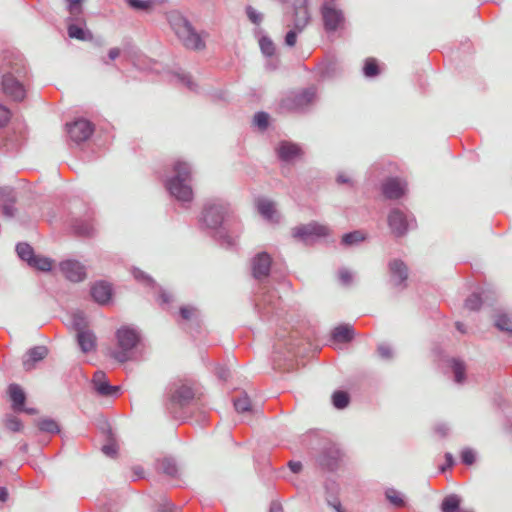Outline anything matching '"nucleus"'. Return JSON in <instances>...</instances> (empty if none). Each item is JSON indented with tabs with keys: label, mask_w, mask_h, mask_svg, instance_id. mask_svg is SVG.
<instances>
[{
	"label": "nucleus",
	"mask_w": 512,
	"mask_h": 512,
	"mask_svg": "<svg viewBox=\"0 0 512 512\" xmlns=\"http://www.w3.org/2000/svg\"><path fill=\"white\" fill-rule=\"evenodd\" d=\"M363 72H364V75L369 78L376 77L377 75H379L380 70H379L378 63H377L376 59H374V58L366 59L365 65L363 68Z\"/></svg>",
	"instance_id": "33"
},
{
	"label": "nucleus",
	"mask_w": 512,
	"mask_h": 512,
	"mask_svg": "<svg viewBox=\"0 0 512 512\" xmlns=\"http://www.w3.org/2000/svg\"><path fill=\"white\" fill-rule=\"evenodd\" d=\"M495 326L505 332L512 333V317L506 314H501L495 320Z\"/></svg>",
	"instance_id": "35"
},
{
	"label": "nucleus",
	"mask_w": 512,
	"mask_h": 512,
	"mask_svg": "<svg viewBox=\"0 0 512 512\" xmlns=\"http://www.w3.org/2000/svg\"><path fill=\"white\" fill-rule=\"evenodd\" d=\"M328 234L329 228L317 222L299 225L292 229V236L305 243L325 237Z\"/></svg>",
	"instance_id": "8"
},
{
	"label": "nucleus",
	"mask_w": 512,
	"mask_h": 512,
	"mask_svg": "<svg viewBox=\"0 0 512 512\" xmlns=\"http://www.w3.org/2000/svg\"><path fill=\"white\" fill-rule=\"evenodd\" d=\"M378 353L384 359H389L392 357V351L390 347L384 344L378 346Z\"/></svg>",
	"instance_id": "55"
},
{
	"label": "nucleus",
	"mask_w": 512,
	"mask_h": 512,
	"mask_svg": "<svg viewBox=\"0 0 512 512\" xmlns=\"http://www.w3.org/2000/svg\"><path fill=\"white\" fill-rule=\"evenodd\" d=\"M133 275L138 281H145V282H147V284L153 283V280L149 276L145 275L144 272H142L140 270L135 269L133 271Z\"/></svg>",
	"instance_id": "57"
},
{
	"label": "nucleus",
	"mask_w": 512,
	"mask_h": 512,
	"mask_svg": "<svg viewBox=\"0 0 512 512\" xmlns=\"http://www.w3.org/2000/svg\"><path fill=\"white\" fill-rule=\"evenodd\" d=\"M157 470L170 477H175L178 472L176 463L172 458H163L161 460H158Z\"/></svg>",
	"instance_id": "28"
},
{
	"label": "nucleus",
	"mask_w": 512,
	"mask_h": 512,
	"mask_svg": "<svg viewBox=\"0 0 512 512\" xmlns=\"http://www.w3.org/2000/svg\"><path fill=\"white\" fill-rule=\"evenodd\" d=\"M8 394L12 401V409L15 412L22 411L26 400V395L23 389L18 384L13 383L8 387Z\"/></svg>",
	"instance_id": "22"
},
{
	"label": "nucleus",
	"mask_w": 512,
	"mask_h": 512,
	"mask_svg": "<svg viewBox=\"0 0 512 512\" xmlns=\"http://www.w3.org/2000/svg\"><path fill=\"white\" fill-rule=\"evenodd\" d=\"M216 374L218 378L222 380H227V378L229 377V371L225 367H218L216 369Z\"/></svg>",
	"instance_id": "59"
},
{
	"label": "nucleus",
	"mask_w": 512,
	"mask_h": 512,
	"mask_svg": "<svg viewBox=\"0 0 512 512\" xmlns=\"http://www.w3.org/2000/svg\"><path fill=\"white\" fill-rule=\"evenodd\" d=\"M364 239V233H362L361 231H353L343 236L342 243L345 245H353L363 241Z\"/></svg>",
	"instance_id": "40"
},
{
	"label": "nucleus",
	"mask_w": 512,
	"mask_h": 512,
	"mask_svg": "<svg viewBox=\"0 0 512 512\" xmlns=\"http://www.w3.org/2000/svg\"><path fill=\"white\" fill-rule=\"evenodd\" d=\"M452 370L455 382L459 384L463 383L465 380V366L463 362L454 359L452 361Z\"/></svg>",
	"instance_id": "34"
},
{
	"label": "nucleus",
	"mask_w": 512,
	"mask_h": 512,
	"mask_svg": "<svg viewBox=\"0 0 512 512\" xmlns=\"http://www.w3.org/2000/svg\"><path fill=\"white\" fill-rule=\"evenodd\" d=\"M94 131L91 122L85 119H78L71 124H67V132L70 139L79 144L88 140Z\"/></svg>",
	"instance_id": "11"
},
{
	"label": "nucleus",
	"mask_w": 512,
	"mask_h": 512,
	"mask_svg": "<svg viewBox=\"0 0 512 512\" xmlns=\"http://www.w3.org/2000/svg\"><path fill=\"white\" fill-rule=\"evenodd\" d=\"M246 14L249 20L254 24H260L263 19L262 14L257 12L252 6L246 7Z\"/></svg>",
	"instance_id": "46"
},
{
	"label": "nucleus",
	"mask_w": 512,
	"mask_h": 512,
	"mask_svg": "<svg viewBox=\"0 0 512 512\" xmlns=\"http://www.w3.org/2000/svg\"><path fill=\"white\" fill-rule=\"evenodd\" d=\"M121 53V50L119 48H111L108 52V57L110 60H115L116 58L119 57Z\"/></svg>",
	"instance_id": "64"
},
{
	"label": "nucleus",
	"mask_w": 512,
	"mask_h": 512,
	"mask_svg": "<svg viewBox=\"0 0 512 512\" xmlns=\"http://www.w3.org/2000/svg\"><path fill=\"white\" fill-rule=\"evenodd\" d=\"M16 201L17 195L14 189L8 187L0 188V209L4 216L13 218L16 215Z\"/></svg>",
	"instance_id": "13"
},
{
	"label": "nucleus",
	"mask_w": 512,
	"mask_h": 512,
	"mask_svg": "<svg viewBox=\"0 0 512 512\" xmlns=\"http://www.w3.org/2000/svg\"><path fill=\"white\" fill-rule=\"evenodd\" d=\"M260 47L262 52L267 56H272L275 51V46L273 41L268 37H262L260 39Z\"/></svg>",
	"instance_id": "45"
},
{
	"label": "nucleus",
	"mask_w": 512,
	"mask_h": 512,
	"mask_svg": "<svg viewBox=\"0 0 512 512\" xmlns=\"http://www.w3.org/2000/svg\"><path fill=\"white\" fill-rule=\"evenodd\" d=\"M309 22L308 0H296L294 3V28L298 32H302Z\"/></svg>",
	"instance_id": "16"
},
{
	"label": "nucleus",
	"mask_w": 512,
	"mask_h": 512,
	"mask_svg": "<svg viewBox=\"0 0 512 512\" xmlns=\"http://www.w3.org/2000/svg\"><path fill=\"white\" fill-rule=\"evenodd\" d=\"M179 81H181L183 84H185L189 89H194L195 87V84L191 78V76L189 75H186V74H178L177 75Z\"/></svg>",
	"instance_id": "56"
},
{
	"label": "nucleus",
	"mask_w": 512,
	"mask_h": 512,
	"mask_svg": "<svg viewBox=\"0 0 512 512\" xmlns=\"http://www.w3.org/2000/svg\"><path fill=\"white\" fill-rule=\"evenodd\" d=\"M316 98V90L313 87L293 92L281 101V108L286 111H299L311 105Z\"/></svg>",
	"instance_id": "7"
},
{
	"label": "nucleus",
	"mask_w": 512,
	"mask_h": 512,
	"mask_svg": "<svg viewBox=\"0 0 512 512\" xmlns=\"http://www.w3.org/2000/svg\"><path fill=\"white\" fill-rule=\"evenodd\" d=\"M288 465L293 473H299L302 469V464L300 462L290 461Z\"/></svg>",
	"instance_id": "61"
},
{
	"label": "nucleus",
	"mask_w": 512,
	"mask_h": 512,
	"mask_svg": "<svg viewBox=\"0 0 512 512\" xmlns=\"http://www.w3.org/2000/svg\"><path fill=\"white\" fill-rule=\"evenodd\" d=\"M127 3L131 8L139 11H149L154 5L152 0H127Z\"/></svg>",
	"instance_id": "41"
},
{
	"label": "nucleus",
	"mask_w": 512,
	"mask_h": 512,
	"mask_svg": "<svg viewBox=\"0 0 512 512\" xmlns=\"http://www.w3.org/2000/svg\"><path fill=\"white\" fill-rule=\"evenodd\" d=\"M118 350L111 352V357L120 363H124L130 359V351L137 345L140 340L138 332L129 327H121L116 332Z\"/></svg>",
	"instance_id": "4"
},
{
	"label": "nucleus",
	"mask_w": 512,
	"mask_h": 512,
	"mask_svg": "<svg viewBox=\"0 0 512 512\" xmlns=\"http://www.w3.org/2000/svg\"><path fill=\"white\" fill-rule=\"evenodd\" d=\"M460 506V498L457 495H449L444 498L441 509L442 512H456Z\"/></svg>",
	"instance_id": "31"
},
{
	"label": "nucleus",
	"mask_w": 512,
	"mask_h": 512,
	"mask_svg": "<svg viewBox=\"0 0 512 512\" xmlns=\"http://www.w3.org/2000/svg\"><path fill=\"white\" fill-rule=\"evenodd\" d=\"M254 124L261 130H265L269 124V115L265 112H257L254 115Z\"/></svg>",
	"instance_id": "44"
},
{
	"label": "nucleus",
	"mask_w": 512,
	"mask_h": 512,
	"mask_svg": "<svg viewBox=\"0 0 512 512\" xmlns=\"http://www.w3.org/2000/svg\"><path fill=\"white\" fill-rule=\"evenodd\" d=\"M171 27L182 45L190 50L201 51L206 47L201 33H198L192 24L183 16L176 15L170 20Z\"/></svg>",
	"instance_id": "3"
},
{
	"label": "nucleus",
	"mask_w": 512,
	"mask_h": 512,
	"mask_svg": "<svg viewBox=\"0 0 512 512\" xmlns=\"http://www.w3.org/2000/svg\"><path fill=\"white\" fill-rule=\"evenodd\" d=\"M11 111L0 103V128L4 127L11 118Z\"/></svg>",
	"instance_id": "47"
},
{
	"label": "nucleus",
	"mask_w": 512,
	"mask_h": 512,
	"mask_svg": "<svg viewBox=\"0 0 512 512\" xmlns=\"http://www.w3.org/2000/svg\"><path fill=\"white\" fill-rule=\"evenodd\" d=\"M91 295L95 302L104 305L111 299L112 288L108 283L100 281L92 286Z\"/></svg>",
	"instance_id": "20"
},
{
	"label": "nucleus",
	"mask_w": 512,
	"mask_h": 512,
	"mask_svg": "<svg viewBox=\"0 0 512 512\" xmlns=\"http://www.w3.org/2000/svg\"><path fill=\"white\" fill-rule=\"evenodd\" d=\"M381 190L386 199L396 200L406 194L407 183L402 178L389 177L383 181Z\"/></svg>",
	"instance_id": "12"
},
{
	"label": "nucleus",
	"mask_w": 512,
	"mask_h": 512,
	"mask_svg": "<svg viewBox=\"0 0 512 512\" xmlns=\"http://www.w3.org/2000/svg\"><path fill=\"white\" fill-rule=\"evenodd\" d=\"M273 298H274V296L270 293L263 294V296L261 298V302L257 303L256 306L259 308H261V306H263V309L266 308V305H272L274 307L275 302H274Z\"/></svg>",
	"instance_id": "52"
},
{
	"label": "nucleus",
	"mask_w": 512,
	"mask_h": 512,
	"mask_svg": "<svg viewBox=\"0 0 512 512\" xmlns=\"http://www.w3.org/2000/svg\"><path fill=\"white\" fill-rule=\"evenodd\" d=\"M481 304H482V298L477 293H473L465 301V307L472 311L478 310L480 308Z\"/></svg>",
	"instance_id": "43"
},
{
	"label": "nucleus",
	"mask_w": 512,
	"mask_h": 512,
	"mask_svg": "<svg viewBox=\"0 0 512 512\" xmlns=\"http://www.w3.org/2000/svg\"><path fill=\"white\" fill-rule=\"evenodd\" d=\"M67 31L71 38L82 41H92L94 39L93 34L90 31H85L83 28L73 23L68 25Z\"/></svg>",
	"instance_id": "26"
},
{
	"label": "nucleus",
	"mask_w": 512,
	"mask_h": 512,
	"mask_svg": "<svg viewBox=\"0 0 512 512\" xmlns=\"http://www.w3.org/2000/svg\"><path fill=\"white\" fill-rule=\"evenodd\" d=\"M222 244L226 245L227 247H233L236 244V238L225 235L223 237Z\"/></svg>",
	"instance_id": "63"
},
{
	"label": "nucleus",
	"mask_w": 512,
	"mask_h": 512,
	"mask_svg": "<svg viewBox=\"0 0 512 512\" xmlns=\"http://www.w3.org/2000/svg\"><path fill=\"white\" fill-rule=\"evenodd\" d=\"M47 353V348L44 346H36L31 348L23 359L24 369L26 371L32 370L37 362L43 360L46 357Z\"/></svg>",
	"instance_id": "21"
},
{
	"label": "nucleus",
	"mask_w": 512,
	"mask_h": 512,
	"mask_svg": "<svg viewBox=\"0 0 512 512\" xmlns=\"http://www.w3.org/2000/svg\"><path fill=\"white\" fill-rule=\"evenodd\" d=\"M339 279L344 285H349L352 282V274L347 269H341L339 271Z\"/></svg>",
	"instance_id": "54"
},
{
	"label": "nucleus",
	"mask_w": 512,
	"mask_h": 512,
	"mask_svg": "<svg viewBox=\"0 0 512 512\" xmlns=\"http://www.w3.org/2000/svg\"><path fill=\"white\" fill-rule=\"evenodd\" d=\"M16 252L18 256L23 260L26 261L28 264L31 263L34 256L36 255L34 253L33 248L27 244V243H19L16 246Z\"/></svg>",
	"instance_id": "29"
},
{
	"label": "nucleus",
	"mask_w": 512,
	"mask_h": 512,
	"mask_svg": "<svg viewBox=\"0 0 512 512\" xmlns=\"http://www.w3.org/2000/svg\"><path fill=\"white\" fill-rule=\"evenodd\" d=\"M102 452L105 455L113 458L117 454V445L114 442H110L102 447Z\"/></svg>",
	"instance_id": "51"
},
{
	"label": "nucleus",
	"mask_w": 512,
	"mask_h": 512,
	"mask_svg": "<svg viewBox=\"0 0 512 512\" xmlns=\"http://www.w3.org/2000/svg\"><path fill=\"white\" fill-rule=\"evenodd\" d=\"M256 207L260 215L267 221L271 223H278L280 221V214L273 201L266 198H259L256 201Z\"/></svg>",
	"instance_id": "17"
},
{
	"label": "nucleus",
	"mask_w": 512,
	"mask_h": 512,
	"mask_svg": "<svg viewBox=\"0 0 512 512\" xmlns=\"http://www.w3.org/2000/svg\"><path fill=\"white\" fill-rule=\"evenodd\" d=\"M333 405L337 409H343L347 407L349 403V396L346 392L343 391H336L334 392L332 396Z\"/></svg>",
	"instance_id": "36"
},
{
	"label": "nucleus",
	"mask_w": 512,
	"mask_h": 512,
	"mask_svg": "<svg viewBox=\"0 0 512 512\" xmlns=\"http://www.w3.org/2000/svg\"><path fill=\"white\" fill-rule=\"evenodd\" d=\"M462 462L471 465L475 462V452L472 449H464L461 454Z\"/></svg>",
	"instance_id": "49"
},
{
	"label": "nucleus",
	"mask_w": 512,
	"mask_h": 512,
	"mask_svg": "<svg viewBox=\"0 0 512 512\" xmlns=\"http://www.w3.org/2000/svg\"><path fill=\"white\" fill-rule=\"evenodd\" d=\"M387 499L395 506L401 507L404 505V499L400 492L395 489H388L386 491Z\"/></svg>",
	"instance_id": "42"
},
{
	"label": "nucleus",
	"mask_w": 512,
	"mask_h": 512,
	"mask_svg": "<svg viewBox=\"0 0 512 512\" xmlns=\"http://www.w3.org/2000/svg\"><path fill=\"white\" fill-rule=\"evenodd\" d=\"M337 182L340 184H351L352 183L351 178L344 173H340L337 176Z\"/></svg>",
	"instance_id": "62"
},
{
	"label": "nucleus",
	"mask_w": 512,
	"mask_h": 512,
	"mask_svg": "<svg viewBox=\"0 0 512 512\" xmlns=\"http://www.w3.org/2000/svg\"><path fill=\"white\" fill-rule=\"evenodd\" d=\"M321 14L326 31L334 32L343 27L345 21L343 12L336 9L335 6L329 5V3L322 5Z\"/></svg>",
	"instance_id": "10"
},
{
	"label": "nucleus",
	"mask_w": 512,
	"mask_h": 512,
	"mask_svg": "<svg viewBox=\"0 0 512 512\" xmlns=\"http://www.w3.org/2000/svg\"><path fill=\"white\" fill-rule=\"evenodd\" d=\"M445 459H446V464L441 467V471L442 472H444L446 470V468L452 467L453 464H454V458H453L451 453H446L445 454Z\"/></svg>",
	"instance_id": "60"
},
{
	"label": "nucleus",
	"mask_w": 512,
	"mask_h": 512,
	"mask_svg": "<svg viewBox=\"0 0 512 512\" xmlns=\"http://www.w3.org/2000/svg\"><path fill=\"white\" fill-rule=\"evenodd\" d=\"M53 261L47 257L41 255H35L29 266L38 269L40 271H50L52 268Z\"/></svg>",
	"instance_id": "30"
},
{
	"label": "nucleus",
	"mask_w": 512,
	"mask_h": 512,
	"mask_svg": "<svg viewBox=\"0 0 512 512\" xmlns=\"http://www.w3.org/2000/svg\"><path fill=\"white\" fill-rule=\"evenodd\" d=\"M332 336L336 342H349L353 338V329L349 325H340L333 330Z\"/></svg>",
	"instance_id": "27"
},
{
	"label": "nucleus",
	"mask_w": 512,
	"mask_h": 512,
	"mask_svg": "<svg viewBox=\"0 0 512 512\" xmlns=\"http://www.w3.org/2000/svg\"><path fill=\"white\" fill-rule=\"evenodd\" d=\"M25 67L16 62L4 64L0 68V91L15 102H22L26 97L24 80Z\"/></svg>",
	"instance_id": "2"
},
{
	"label": "nucleus",
	"mask_w": 512,
	"mask_h": 512,
	"mask_svg": "<svg viewBox=\"0 0 512 512\" xmlns=\"http://www.w3.org/2000/svg\"><path fill=\"white\" fill-rule=\"evenodd\" d=\"M389 270L395 285L402 284L408 277L407 267L401 260H392L389 263Z\"/></svg>",
	"instance_id": "23"
},
{
	"label": "nucleus",
	"mask_w": 512,
	"mask_h": 512,
	"mask_svg": "<svg viewBox=\"0 0 512 512\" xmlns=\"http://www.w3.org/2000/svg\"><path fill=\"white\" fill-rule=\"evenodd\" d=\"M235 410L239 413H244L250 410L251 402L249 397L244 394L234 399Z\"/></svg>",
	"instance_id": "37"
},
{
	"label": "nucleus",
	"mask_w": 512,
	"mask_h": 512,
	"mask_svg": "<svg viewBox=\"0 0 512 512\" xmlns=\"http://www.w3.org/2000/svg\"><path fill=\"white\" fill-rule=\"evenodd\" d=\"M449 428L445 424H438L435 426V432L440 437H445L448 434Z\"/></svg>",
	"instance_id": "58"
},
{
	"label": "nucleus",
	"mask_w": 512,
	"mask_h": 512,
	"mask_svg": "<svg viewBox=\"0 0 512 512\" xmlns=\"http://www.w3.org/2000/svg\"><path fill=\"white\" fill-rule=\"evenodd\" d=\"M38 427L41 431L47 433H58L60 431L57 422L52 419H43L38 422Z\"/></svg>",
	"instance_id": "39"
},
{
	"label": "nucleus",
	"mask_w": 512,
	"mask_h": 512,
	"mask_svg": "<svg viewBox=\"0 0 512 512\" xmlns=\"http://www.w3.org/2000/svg\"><path fill=\"white\" fill-rule=\"evenodd\" d=\"M77 341L84 353H88L95 349L96 337L91 330H85L77 333Z\"/></svg>",
	"instance_id": "24"
},
{
	"label": "nucleus",
	"mask_w": 512,
	"mask_h": 512,
	"mask_svg": "<svg viewBox=\"0 0 512 512\" xmlns=\"http://www.w3.org/2000/svg\"><path fill=\"white\" fill-rule=\"evenodd\" d=\"M83 2L84 0H66L67 10L69 12L68 22H83Z\"/></svg>",
	"instance_id": "25"
},
{
	"label": "nucleus",
	"mask_w": 512,
	"mask_h": 512,
	"mask_svg": "<svg viewBox=\"0 0 512 512\" xmlns=\"http://www.w3.org/2000/svg\"><path fill=\"white\" fill-rule=\"evenodd\" d=\"M230 210V204L222 199L209 200L204 206L201 220L207 228L216 229Z\"/></svg>",
	"instance_id": "6"
},
{
	"label": "nucleus",
	"mask_w": 512,
	"mask_h": 512,
	"mask_svg": "<svg viewBox=\"0 0 512 512\" xmlns=\"http://www.w3.org/2000/svg\"><path fill=\"white\" fill-rule=\"evenodd\" d=\"M92 383L94 389L102 396L115 395L119 390L118 386H112L109 384L103 371H97L94 373Z\"/></svg>",
	"instance_id": "19"
},
{
	"label": "nucleus",
	"mask_w": 512,
	"mask_h": 512,
	"mask_svg": "<svg viewBox=\"0 0 512 512\" xmlns=\"http://www.w3.org/2000/svg\"><path fill=\"white\" fill-rule=\"evenodd\" d=\"M63 275L72 282H80L85 279V267L78 261L66 260L60 263Z\"/></svg>",
	"instance_id": "15"
},
{
	"label": "nucleus",
	"mask_w": 512,
	"mask_h": 512,
	"mask_svg": "<svg viewBox=\"0 0 512 512\" xmlns=\"http://www.w3.org/2000/svg\"><path fill=\"white\" fill-rule=\"evenodd\" d=\"M169 399L166 407L171 414H175L177 408L188 405L194 398V390L188 382L179 380L169 386Z\"/></svg>",
	"instance_id": "5"
},
{
	"label": "nucleus",
	"mask_w": 512,
	"mask_h": 512,
	"mask_svg": "<svg viewBox=\"0 0 512 512\" xmlns=\"http://www.w3.org/2000/svg\"><path fill=\"white\" fill-rule=\"evenodd\" d=\"M4 425L12 432H19L23 427L21 420L14 415H7L4 420Z\"/></svg>",
	"instance_id": "38"
},
{
	"label": "nucleus",
	"mask_w": 512,
	"mask_h": 512,
	"mask_svg": "<svg viewBox=\"0 0 512 512\" xmlns=\"http://www.w3.org/2000/svg\"><path fill=\"white\" fill-rule=\"evenodd\" d=\"M72 325L78 332L88 330V321L85 314L81 311H77L72 314Z\"/></svg>",
	"instance_id": "32"
},
{
	"label": "nucleus",
	"mask_w": 512,
	"mask_h": 512,
	"mask_svg": "<svg viewBox=\"0 0 512 512\" xmlns=\"http://www.w3.org/2000/svg\"><path fill=\"white\" fill-rule=\"evenodd\" d=\"M387 221L392 233L396 237L403 236L414 223V219H409L399 208H394L389 212Z\"/></svg>",
	"instance_id": "9"
},
{
	"label": "nucleus",
	"mask_w": 512,
	"mask_h": 512,
	"mask_svg": "<svg viewBox=\"0 0 512 512\" xmlns=\"http://www.w3.org/2000/svg\"><path fill=\"white\" fill-rule=\"evenodd\" d=\"M180 315L184 320H191L197 316V310L194 307L184 306L180 309Z\"/></svg>",
	"instance_id": "48"
},
{
	"label": "nucleus",
	"mask_w": 512,
	"mask_h": 512,
	"mask_svg": "<svg viewBox=\"0 0 512 512\" xmlns=\"http://www.w3.org/2000/svg\"><path fill=\"white\" fill-rule=\"evenodd\" d=\"M191 181V170L187 162H175L172 175L165 180V187L176 201L187 206L194 198Z\"/></svg>",
	"instance_id": "1"
},
{
	"label": "nucleus",
	"mask_w": 512,
	"mask_h": 512,
	"mask_svg": "<svg viewBox=\"0 0 512 512\" xmlns=\"http://www.w3.org/2000/svg\"><path fill=\"white\" fill-rule=\"evenodd\" d=\"M75 232L82 236H89L92 234V226L90 224H76L74 226Z\"/></svg>",
	"instance_id": "50"
},
{
	"label": "nucleus",
	"mask_w": 512,
	"mask_h": 512,
	"mask_svg": "<svg viewBox=\"0 0 512 512\" xmlns=\"http://www.w3.org/2000/svg\"><path fill=\"white\" fill-rule=\"evenodd\" d=\"M271 263L272 259L268 253L261 252L255 255L251 263L253 277L258 280L268 277Z\"/></svg>",
	"instance_id": "14"
},
{
	"label": "nucleus",
	"mask_w": 512,
	"mask_h": 512,
	"mask_svg": "<svg viewBox=\"0 0 512 512\" xmlns=\"http://www.w3.org/2000/svg\"><path fill=\"white\" fill-rule=\"evenodd\" d=\"M276 151L281 160H292L305 156L303 149L298 144L288 141H282Z\"/></svg>",
	"instance_id": "18"
},
{
	"label": "nucleus",
	"mask_w": 512,
	"mask_h": 512,
	"mask_svg": "<svg viewBox=\"0 0 512 512\" xmlns=\"http://www.w3.org/2000/svg\"><path fill=\"white\" fill-rule=\"evenodd\" d=\"M298 31L294 28L290 30L285 37V44L289 47H293L296 44Z\"/></svg>",
	"instance_id": "53"
}]
</instances>
